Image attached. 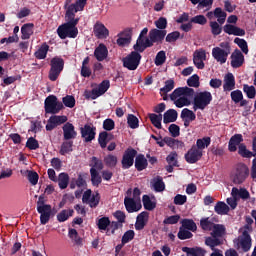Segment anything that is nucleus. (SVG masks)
Wrapping results in <instances>:
<instances>
[{"label":"nucleus","mask_w":256,"mask_h":256,"mask_svg":"<svg viewBox=\"0 0 256 256\" xmlns=\"http://www.w3.org/2000/svg\"><path fill=\"white\" fill-rule=\"evenodd\" d=\"M45 203H47V200H45V194H42L38 197V201L36 202L37 212L40 214L41 225H47L51 217H55V212H53L51 204Z\"/></svg>","instance_id":"f257e3e1"},{"label":"nucleus","mask_w":256,"mask_h":256,"mask_svg":"<svg viewBox=\"0 0 256 256\" xmlns=\"http://www.w3.org/2000/svg\"><path fill=\"white\" fill-rule=\"evenodd\" d=\"M63 69H65V60H63V58L59 56H55L50 61L48 79L50 81H56L57 79H59V75H61Z\"/></svg>","instance_id":"f03ea898"},{"label":"nucleus","mask_w":256,"mask_h":256,"mask_svg":"<svg viewBox=\"0 0 256 256\" xmlns=\"http://www.w3.org/2000/svg\"><path fill=\"white\" fill-rule=\"evenodd\" d=\"M45 113L50 115H57L64 109L63 102L57 99L55 95H49L44 101Z\"/></svg>","instance_id":"7ed1b4c3"},{"label":"nucleus","mask_w":256,"mask_h":256,"mask_svg":"<svg viewBox=\"0 0 256 256\" xmlns=\"http://www.w3.org/2000/svg\"><path fill=\"white\" fill-rule=\"evenodd\" d=\"M143 57L135 50L122 59L123 67L128 71H137Z\"/></svg>","instance_id":"20e7f679"},{"label":"nucleus","mask_w":256,"mask_h":256,"mask_svg":"<svg viewBox=\"0 0 256 256\" xmlns=\"http://www.w3.org/2000/svg\"><path fill=\"white\" fill-rule=\"evenodd\" d=\"M211 101H213V95L209 91L199 92L194 97V111L200 109L203 111L208 105H211Z\"/></svg>","instance_id":"39448f33"},{"label":"nucleus","mask_w":256,"mask_h":256,"mask_svg":"<svg viewBox=\"0 0 256 256\" xmlns=\"http://www.w3.org/2000/svg\"><path fill=\"white\" fill-rule=\"evenodd\" d=\"M249 167L246 166L245 163H239L236 166V169L232 175V181L235 185H242L247 181V177H249Z\"/></svg>","instance_id":"423d86ee"},{"label":"nucleus","mask_w":256,"mask_h":256,"mask_svg":"<svg viewBox=\"0 0 256 256\" xmlns=\"http://www.w3.org/2000/svg\"><path fill=\"white\" fill-rule=\"evenodd\" d=\"M57 33L60 39H76L79 35V29L74 28L71 24L64 23L58 27Z\"/></svg>","instance_id":"0eeeda50"},{"label":"nucleus","mask_w":256,"mask_h":256,"mask_svg":"<svg viewBox=\"0 0 256 256\" xmlns=\"http://www.w3.org/2000/svg\"><path fill=\"white\" fill-rule=\"evenodd\" d=\"M80 135L84 143H91L95 141V137L97 136V127L93 123H87L80 127Z\"/></svg>","instance_id":"6e6552de"},{"label":"nucleus","mask_w":256,"mask_h":256,"mask_svg":"<svg viewBox=\"0 0 256 256\" xmlns=\"http://www.w3.org/2000/svg\"><path fill=\"white\" fill-rule=\"evenodd\" d=\"M137 157V150L135 148H127L122 156V169H131L133 167V163H135V159Z\"/></svg>","instance_id":"1a4fd4ad"},{"label":"nucleus","mask_w":256,"mask_h":256,"mask_svg":"<svg viewBox=\"0 0 256 256\" xmlns=\"http://www.w3.org/2000/svg\"><path fill=\"white\" fill-rule=\"evenodd\" d=\"M165 37H167V30H158L157 28L151 29L148 34L152 47L155 43L156 45H161L165 41Z\"/></svg>","instance_id":"9d476101"},{"label":"nucleus","mask_w":256,"mask_h":256,"mask_svg":"<svg viewBox=\"0 0 256 256\" xmlns=\"http://www.w3.org/2000/svg\"><path fill=\"white\" fill-rule=\"evenodd\" d=\"M184 157L185 161L193 165L197 163V161L201 160V157H203V151L199 150L197 146L193 145L191 149L188 150Z\"/></svg>","instance_id":"9b49d317"},{"label":"nucleus","mask_w":256,"mask_h":256,"mask_svg":"<svg viewBox=\"0 0 256 256\" xmlns=\"http://www.w3.org/2000/svg\"><path fill=\"white\" fill-rule=\"evenodd\" d=\"M63 123H67V116L52 115L46 124V131H53V129L63 125Z\"/></svg>","instance_id":"f8f14e48"},{"label":"nucleus","mask_w":256,"mask_h":256,"mask_svg":"<svg viewBox=\"0 0 256 256\" xmlns=\"http://www.w3.org/2000/svg\"><path fill=\"white\" fill-rule=\"evenodd\" d=\"M149 47H153L151 44V40L149 37L143 38L141 36H138V39L136 40V44H134L133 49L136 51V53H143L145 49H149Z\"/></svg>","instance_id":"ddd939ff"},{"label":"nucleus","mask_w":256,"mask_h":256,"mask_svg":"<svg viewBox=\"0 0 256 256\" xmlns=\"http://www.w3.org/2000/svg\"><path fill=\"white\" fill-rule=\"evenodd\" d=\"M62 131L64 141H71V139H77V131H75V126L71 122H66L62 127Z\"/></svg>","instance_id":"4468645a"},{"label":"nucleus","mask_w":256,"mask_h":256,"mask_svg":"<svg viewBox=\"0 0 256 256\" xmlns=\"http://www.w3.org/2000/svg\"><path fill=\"white\" fill-rule=\"evenodd\" d=\"M124 205L128 213H137V211H141V208L143 207L141 202H138L135 199L129 197H125Z\"/></svg>","instance_id":"2eb2a0df"},{"label":"nucleus","mask_w":256,"mask_h":256,"mask_svg":"<svg viewBox=\"0 0 256 256\" xmlns=\"http://www.w3.org/2000/svg\"><path fill=\"white\" fill-rule=\"evenodd\" d=\"M231 59V67H233V69H239V67L245 63V56L239 49L234 50L231 54Z\"/></svg>","instance_id":"dca6fc26"},{"label":"nucleus","mask_w":256,"mask_h":256,"mask_svg":"<svg viewBox=\"0 0 256 256\" xmlns=\"http://www.w3.org/2000/svg\"><path fill=\"white\" fill-rule=\"evenodd\" d=\"M251 234H249L248 230H244L242 235L240 236V247L244 253H247L251 250Z\"/></svg>","instance_id":"f3484780"},{"label":"nucleus","mask_w":256,"mask_h":256,"mask_svg":"<svg viewBox=\"0 0 256 256\" xmlns=\"http://www.w3.org/2000/svg\"><path fill=\"white\" fill-rule=\"evenodd\" d=\"M96 225L101 233H103V231H106L107 237H111V228H109L111 227V220L109 219V217L104 216L98 219Z\"/></svg>","instance_id":"a211bd4d"},{"label":"nucleus","mask_w":256,"mask_h":256,"mask_svg":"<svg viewBox=\"0 0 256 256\" xmlns=\"http://www.w3.org/2000/svg\"><path fill=\"white\" fill-rule=\"evenodd\" d=\"M212 56L218 63L223 65L224 63H227V57H229V53L220 47H215L212 49Z\"/></svg>","instance_id":"6ab92c4d"},{"label":"nucleus","mask_w":256,"mask_h":256,"mask_svg":"<svg viewBox=\"0 0 256 256\" xmlns=\"http://www.w3.org/2000/svg\"><path fill=\"white\" fill-rule=\"evenodd\" d=\"M94 35L97 39H107L109 37V29L101 22H96L94 25Z\"/></svg>","instance_id":"aec40b11"},{"label":"nucleus","mask_w":256,"mask_h":256,"mask_svg":"<svg viewBox=\"0 0 256 256\" xmlns=\"http://www.w3.org/2000/svg\"><path fill=\"white\" fill-rule=\"evenodd\" d=\"M149 221V212L143 211L140 214H138L136 218V223H135V229L136 231H143L145 229V225H147Z\"/></svg>","instance_id":"412c9836"},{"label":"nucleus","mask_w":256,"mask_h":256,"mask_svg":"<svg viewBox=\"0 0 256 256\" xmlns=\"http://www.w3.org/2000/svg\"><path fill=\"white\" fill-rule=\"evenodd\" d=\"M94 57L100 62L105 61V59L109 57V50L107 49V46L103 43L99 44L94 50Z\"/></svg>","instance_id":"4be33fe9"},{"label":"nucleus","mask_w":256,"mask_h":256,"mask_svg":"<svg viewBox=\"0 0 256 256\" xmlns=\"http://www.w3.org/2000/svg\"><path fill=\"white\" fill-rule=\"evenodd\" d=\"M235 89V76L229 72L224 76L223 91H233Z\"/></svg>","instance_id":"5701e85b"},{"label":"nucleus","mask_w":256,"mask_h":256,"mask_svg":"<svg viewBox=\"0 0 256 256\" xmlns=\"http://www.w3.org/2000/svg\"><path fill=\"white\" fill-rule=\"evenodd\" d=\"M135 169L138 171H145L147 169L149 162L147 161V158H145V155L138 154L135 158Z\"/></svg>","instance_id":"b1692460"},{"label":"nucleus","mask_w":256,"mask_h":256,"mask_svg":"<svg viewBox=\"0 0 256 256\" xmlns=\"http://www.w3.org/2000/svg\"><path fill=\"white\" fill-rule=\"evenodd\" d=\"M35 28V24L26 23L21 27V39H31V35H33V29Z\"/></svg>","instance_id":"393cba45"},{"label":"nucleus","mask_w":256,"mask_h":256,"mask_svg":"<svg viewBox=\"0 0 256 256\" xmlns=\"http://www.w3.org/2000/svg\"><path fill=\"white\" fill-rule=\"evenodd\" d=\"M177 117H178L177 110L169 109L163 115V123H165V125L169 123H175V121H177Z\"/></svg>","instance_id":"a878e982"},{"label":"nucleus","mask_w":256,"mask_h":256,"mask_svg":"<svg viewBox=\"0 0 256 256\" xmlns=\"http://www.w3.org/2000/svg\"><path fill=\"white\" fill-rule=\"evenodd\" d=\"M47 53H49V44H47V42H44L34 53V57H36L39 60L47 59Z\"/></svg>","instance_id":"bb28decb"},{"label":"nucleus","mask_w":256,"mask_h":256,"mask_svg":"<svg viewBox=\"0 0 256 256\" xmlns=\"http://www.w3.org/2000/svg\"><path fill=\"white\" fill-rule=\"evenodd\" d=\"M111 137H113V134H110L107 131H102L99 133L98 143L101 149H105L107 147V143L111 141Z\"/></svg>","instance_id":"cd10ccee"},{"label":"nucleus","mask_w":256,"mask_h":256,"mask_svg":"<svg viewBox=\"0 0 256 256\" xmlns=\"http://www.w3.org/2000/svg\"><path fill=\"white\" fill-rule=\"evenodd\" d=\"M58 187L60 189H67L69 187V174L62 172L57 177Z\"/></svg>","instance_id":"c85d7f7f"},{"label":"nucleus","mask_w":256,"mask_h":256,"mask_svg":"<svg viewBox=\"0 0 256 256\" xmlns=\"http://www.w3.org/2000/svg\"><path fill=\"white\" fill-rule=\"evenodd\" d=\"M68 237L72 239L74 244H76L78 247H83V238L80 237L79 233L77 230L71 228L68 231Z\"/></svg>","instance_id":"c756f323"},{"label":"nucleus","mask_w":256,"mask_h":256,"mask_svg":"<svg viewBox=\"0 0 256 256\" xmlns=\"http://www.w3.org/2000/svg\"><path fill=\"white\" fill-rule=\"evenodd\" d=\"M91 183L93 187H99L103 182V178L99 174V171L95 170V168L90 169Z\"/></svg>","instance_id":"7c9ffc66"},{"label":"nucleus","mask_w":256,"mask_h":256,"mask_svg":"<svg viewBox=\"0 0 256 256\" xmlns=\"http://www.w3.org/2000/svg\"><path fill=\"white\" fill-rule=\"evenodd\" d=\"M73 213H75V211L73 209H64L62 210L60 213L57 214V221L59 223H65V221L69 220V217H73Z\"/></svg>","instance_id":"2f4dec72"},{"label":"nucleus","mask_w":256,"mask_h":256,"mask_svg":"<svg viewBox=\"0 0 256 256\" xmlns=\"http://www.w3.org/2000/svg\"><path fill=\"white\" fill-rule=\"evenodd\" d=\"M87 185V182L83 178V175L79 174L78 178H72L70 180V189H75L76 187L80 188L85 187Z\"/></svg>","instance_id":"473e14b6"},{"label":"nucleus","mask_w":256,"mask_h":256,"mask_svg":"<svg viewBox=\"0 0 256 256\" xmlns=\"http://www.w3.org/2000/svg\"><path fill=\"white\" fill-rule=\"evenodd\" d=\"M238 155H240V157H243L244 159H251V157H255L254 152L247 149V145L245 144H240L238 146Z\"/></svg>","instance_id":"72a5a7b5"},{"label":"nucleus","mask_w":256,"mask_h":256,"mask_svg":"<svg viewBox=\"0 0 256 256\" xmlns=\"http://www.w3.org/2000/svg\"><path fill=\"white\" fill-rule=\"evenodd\" d=\"M143 207L146 211H153L157 207V202L151 200L149 195H143L142 197Z\"/></svg>","instance_id":"f704fd0d"},{"label":"nucleus","mask_w":256,"mask_h":256,"mask_svg":"<svg viewBox=\"0 0 256 256\" xmlns=\"http://www.w3.org/2000/svg\"><path fill=\"white\" fill-rule=\"evenodd\" d=\"M181 225L180 227H182V229H186L187 231H192L193 233H195V231H197V224L195 223V221H193V219H183L181 221Z\"/></svg>","instance_id":"c9c22d12"},{"label":"nucleus","mask_w":256,"mask_h":256,"mask_svg":"<svg viewBox=\"0 0 256 256\" xmlns=\"http://www.w3.org/2000/svg\"><path fill=\"white\" fill-rule=\"evenodd\" d=\"M214 17H216L219 25H223L227 19V12L223 11V8L217 7L214 10Z\"/></svg>","instance_id":"e433bc0d"},{"label":"nucleus","mask_w":256,"mask_h":256,"mask_svg":"<svg viewBox=\"0 0 256 256\" xmlns=\"http://www.w3.org/2000/svg\"><path fill=\"white\" fill-rule=\"evenodd\" d=\"M214 211L217 215H227L229 213V206L225 202L219 201L216 203Z\"/></svg>","instance_id":"4c0bfd02"},{"label":"nucleus","mask_w":256,"mask_h":256,"mask_svg":"<svg viewBox=\"0 0 256 256\" xmlns=\"http://www.w3.org/2000/svg\"><path fill=\"white\" fill-rule=\"evenodd\" d=\"M210 145H211V137H204L196 141L195 147L199 151H203V149H207V147H209Z\"/></svg>","instance_id":"58836bf2"},{"label":"nucleus","mask_w":256,"mask_h":256,"mask_svg":"<svg viewBox=\"0 0 256 256\" xmlns=\"http://www.w3.org/2000/svg\"><path fill=\"white\" fill-rule=\"evenodd\" d=\"M225 225L223 224H214V227L212 228V237H223L225 235Z\"/></svg>","instance_id":"ea45409f"},{"label":"nucleus","mask_w":256,"mask_h":256,"mask_svg":"<svg viewBox=\"0 0 256 256\" xmlns=\"http://www.w3.org/2000/svg\"><path fill=\"white\" fill-rule=\"evenodd\" d=\"M173 89H175V80L169 79L165 81V85L160 89V93L167 95L169 92L173 91Z\"/></svg>","instance_id":"a19ab883"},{"label":"nucleus","mask_w":256,"mask_h":256,"mask_svg":"<svg viewBox=\"0 0 256 256\" xmlns=\"http://www.w3.org/2000/svg\"><path fill=\"white\" fill-rule=\"evenodd\" d=\"M104 163L106 167H109L110 169L117 167V156L108 154L104 157Z\"/></svg>","instance_id":"79ce46f5"},{"label":"nucleus","mask_w":256,"mask_h":256,"mask_svg":"<svg viewBox=\"0 0 256 256\" xmlns=\"http://www.w3.org/2000/svg\"><path fill=\"white\" fill-rule=\"evenodd\" d=\"M200 227L203 231H213V227H215V223L209 220V217L202 218L200 220Z\"/></svg>","instance_id":"37998d69"},{"label":"nucleus","mask_w":256,"mask_h":256,"mask_svg":"<svg viewBox=\"0 0 256 256\" xmlns=\"http://www.w3.org/2000/svg\"><path fill=\"white\" fill-rule=\"evenodd\" d=\"M149 119L152 123V125H154V127H156V129H161V121H163V115L162 114H150L149 115Z\"/></svg>","instance_id":"c03bdc74"},{"label":"nucleus","mask_w":256,"mask_h":256,"mask_svg":"<svg viewBox=\"0 0 256 256\" xmlns=\"http://www.w3.org/2000/svg\"><path fill=\"white\" fill-rule=\"evenodd\" d=\"M167 61V54L165 51L161 50L156 54L154 63L156 67H161Z\"/></svg>","instance_id":"a18cd8bd"},{"label":"nucleus","mask_w":256,"mask_h":256,"mask_svg":"<svg viewBox=\"0 0 256 256\" xmlns=\"http://www.w3.org/2000/svg\"><path fill=\"white\" fill-rule=\"evenodd\" d=\"M127 123L130 129H139V118L134 114H128Z\"/></svg>","instance_id":"49530a36"},{"label":"nucleus","mask_w":256,"mask_h":256,"mask_svg":"<svg viewBox=\"0 0 256 256\" xmlns=\"http://www.w3.org/2000/svg\"><path fill=\"white\" fill-rule=\"evenodd\" d=\"M71 151H73V141L66 140L61 145L60 155H67V153H71Z\"/></svg>","instance_id":"de8ad7c7"},{"label":"nucleus","mask_w":256,"mask_h":256,"mask_svg":"<svg viewBox=\"0 0 256 256\" xmlns=\"http://www.w3.org/2000/svg\"><path fill=\"white\" fill-rule=\"evenodd\" d=\"M122 35H124L125 37H120L117 39V45H119V47H125V45H129V43H131L130 32H123Z\"/></svg>","instance_id":"09e8293b"},{"label":"nucleus","mask_w":256,"mask_h":256,"mask_svg":"<svg viewBox=\"0 0 256 256\" xmlns=\"http://www.w3.org/2000/svg\"><path fill=\"white\" fill-rule=\"evenodd\" d=\"M181 119H188V121H195L197 119V115H195V112L188 108H184L180 115Z\"/></svg>","instance_id":"8fccbe9b"},{"label":"nucleus","mask_w":256,"mask_h":256,"mask_svg":"<svg viewBox=\"0 0 256 256\" xmlns=\"http://www.w3.org/2000/svg\"><path fill=\"white\" fill-rule=\"evenodd\" d=\"M154 25L156 27V29L160 30V31H167V18L165 17H160L157 20L154 21Z\"/></svg>","instance_id":"3c124183"},{"label":"nucleus","mask_w":256,"mask_h":256,"mask_svg":"<svg viewBox=\"0 0 256 256\" xmlns=\"http://www.w3.org/2000/svg\"><path fill=\"white\" fill-rule=\"evenodd\" d=\"M177 237L181 241H185V239H191L193 237V233H191V230H186L185 228L180 227Z\"/></svg>","instance_id":"603ef678"},{"label":"nucleus","mask_w":256,"mask_h":256,"mask_svg":"<svg viewBox=\"0 0 256 256\" xmlns=\"http://www.w3.org/2000/svg\"><path fill=\"white\" fill-rule=\"evenodd\" d=\"M174 104L176 107H178V109H181L182 107H189V105H191V100H189V98L186 96H182L174 100Z\"/></svg>","instance_id":"864d4df0"},{"label":"nucleus","mask_w":256,"mask_h":256,"mask_svg":"<svg viewBox=\"0 0 256 256\" xmlns=\"http://www.w3.org/2000/svg\"><path fill=\"white\" fill-rule=\"evenodd\" d=\"M109 87H111V82H109V80H103L99 85L97 91L98 94L101 95H105V93H107V91H109Z\"/></svg>","instance_id":"5fc2aeb1"},{"label":"nucleus","mask_w":256,"mask_h":256,"mask_svg":"<svg viewBox=\"0 0 256 256\" xmlns=\"http://www.w3.org/2000/svg\"><path fill=\"white\" fill-rule=\"evenodd\" d=\"M90 169H94L95 171H102L103 169V161L99 160V158L93 156L91 158V163H90Z\"/></svg>","instance_id":"6e6d98bb"},{"label":"nucleus","mask_w":256,"mask_h":256,"mask_svg":"<svg viewBox=\"0 0 256 256\" xmlns=\"http://www.w3.org/2000/svg\"><path fill=\"white\" fill-rule=\"evenodd\" d=\"M234 43L241 48V51L245 53V55L249 53V46L247 45V41L245 39H241L237 37L234 39Z\"/></svg>","instance_id":"4d7b16f0"},{"label":"nucleus","mask_w":256,"mask_h":256,"mask_svg":"<svg viewBox=\"0 0 256 256\" xmlns=\"http://www.w3.org/2000/svg\"><path fill=\"white\" fill-rule=\"evenodd\" d=\"M205 245H207L213 251L215 247H219V245H221V240H219L217 237H207L205 240Z\"/></svg>","instance_id":"13d9d810"},{"label":"nucleus","mask_w":256,"mask_h":256,"mask_svg":"<svg viewBox=\"0 0 256 256\" xmlns=\"http://www.w3.org/2000/svg\"><path fill=\"white\" fill-rule=\"evenodd\" d=\"M62 105L68 107L69 109H73L75 107V96L73 95H66L62 98Z\"/></svg>","instance_id":"bf43d9fd"},{"label":"nucleus","mask_w":256,"mask_h":256,"mask_svg":"<svg viewBox=\"0 0 256 256\" xmlns=\"http://www.w3.org/2000/svg\"><path fill=\"white\" fill-rule=\"evenodd\" d=\"M210 28H211V33L214 35V37H217V35H221L223 32V27L218 24L217 21H211L210 22Z\"/></svg>","instance_id":"052dcab7"},{"label":"nucleus","mask_w":256,"mask_h":256,"mask_svg":"<svg viewBox=\"0 0 256 256\" xmlns=\"http://www.w3.org/2000/svg\"><path fill=\"white\" fill-rule=\"evenodd\" d=\"M243 91L246 94V96L248 97V99H255V95H256L255 86H249L247 84H244Z\"/></svg>","instance_id":"680f3d73"},{"label":"nucleus","mask_w":256,"mask_h":256,"mask_svg":"<svg viewBox=\"0 0 256 256\" xmlns=\"http://www.w3.org/2000/svg\"><path fill=\"white\" fill-rule=\"evenodd\" d=\"M78 11H83V9H81V6L76 2L68 6L66 10V16L73 17V15H75Z\"/></svg>","instance_id":"e2e57ef3"},{"label":"nucleus","mask_w":256,"mask_h":256,"mask_svg":"<svg viewBox=\"0 0 256 256\" xmlns=\"http://www.w3.org/2000/svg\"><path fill=\"white\" fill-rule=\"evenodd\" d=\"M154 189L157 193L165 191V182H163V177L157 176L156 181L154 182Z\"/></svg>","instance_id":"0e129e2a"},{"label":"nucleus","mask_w":256,"mask_h":256,"mask_svg":"<svg viewBox=\"0 0 256 256\" xmlns=\"http://www.w3.org/2000/svg\"><path fill=\"white\" fill-rule=\"evenodd\" d=\"M26 147L27 149H30V151H37V149H39V141L33 137H30L26 142Z\"/></svg>","instance_id":"69168bd1"},{"label":"nucleus","mask_w":256,"mask_h":256,"mask_svg":"<svg viewBox=\"0 0 256 256\" xmlns=\"http://www.w3.org/2000/svg\"><path fill=\"white\" fill-rule=\"evenodd\" d=\"M182 251H183V253H186L187 256H199V255H201V248L183 247Z\"/></svg>","instance_id":"338daca9"},{"label":"nucleus","mask_w":256,"mask_h":256,"mask_svg":"<svg viewBox=\"0 0 256 256\" xmlns=\"http://www.w3.org/2000/svg\"><path fill=\"white\" fill-rule=\"evenodd\" d=\"M187 85L188 87H199L200 82H199V75L193 74L190 78L187 80Z\"/></svg>","instance_id":"774afa93"}]
</instances>
